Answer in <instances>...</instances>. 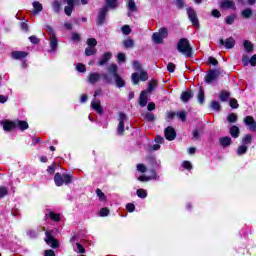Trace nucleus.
<instances>
[{
    "mask_svg": "<svg viewBox=\"0 0 256 256\" xmlns=\"http://www.w3.org/2000/svg\"><path fill=\"white\" fill-rule=\"evenodd\" d=\"M177 51L185 55V57H193V48L187 38H181L177 44Z\"/></svg>",
    "mask_w": 256,
    "mask_h": 256,
    "instance_id": "nucleus-1",
    "label": "nucleus"
},
{
    "mask_svg": "<svg viewBox=\"0 0 256 256\" xmlns=\"http://www.w3.org/2000/svg\"><path fill=\"white\" fill-rule=\"evenodd\" d=\"M107 71L108 73H112L115 84L119 89H121V87H125V80H123V78H121V76L119 75V66H117V64H110L107 67Z\"/></svg>",
    "mask_w": 256,
    "mask_h": 256,
    "instance_id": "nucleus-2",
    "label": "nucleus"
},
{
    "mask_svg": "<svg viewBox=\"0 0 256 256\" xmlns=\"http://www.w3.org/2000/svg\"><path fill=\"white\" fill-rule=\"evenodd\" d=\"M167 37H169V31L167 28L162 27L158 32L152 34V41H154L156 45H161L163 44V40L167 39Z\"/></svg>",
    "mask_w": 256,
    "mask_h": 256,
    "instance_id": "nucleus-3",
    "label": "nucleus"
},
{
    "mask_svg": "<svg viewBox=\"0 0 256 256\" xmlns=\"http://www.w3.org/2000/svg\"><path fill=\"white\" fill-rule=\"evenodd\" d=\"M107 13H109V8L107 6H104L99 9L98 16L96 19V25L98 27H101L107 23Z\"/></svg>",
    "mask_w": 256,
    "mask_h": 256,
    "instance_id": "nucleus-4",
    "label": "nucleus"
},
{
    "mask_svg": "<svg viewBox=\"0 0 256 256\" xmlns=\"http://www.w3.org/2000/svg\"><path fill=\"white\" fill-rule=\"evenodd\" d=\"M221 76V71L217 69L209 70L208 73L205 76L206 83H213V81H217L219 77Z\"/></svg>",
    "mask_w": 256,
    "mask_h": 256,
    "instance_id": "nucleus-5",
    "label": "nucleus"
},
{
    "mask_svg": "<svg viewBox=\"0 0 256 256\" xmlns=\"http://www.w3.org/2000/svg\"><path fill=\"white\" fill-rule=\"evenodd\" d=\"M188 18L190 19L194 27H199V18H197V12L191 7L186 9Z\"/></svg>",
    "mask_w": 256,
    "mask_h": 256,
    "instance_id": "nucleus-6",
    "label": "nucleus"
},
{
    "mask_svg": "<svg viewBox=\"0 0 256 256\" xmlns=\"http://www.w3.org/2000/svg\"><path fill=\"white\" fill-rule=\"evenodd\" d=\"M45 235V242L47 243V245H50L52 249H57V247H59V240L55 239L49 231H46Z\"/></svg>",
    "mask_w": 256,
    "mask_h": 256,
    "instance_id": "nucleus-7",
    "label": "nucleus"
},
{
    "mask_svg": "<svg viewBox=\"0 0 256 256\" xmlns=\"http://www.w3.org/2000/svg\"><path fill=\"white\" fill-rule=\"evenodd\" d=\"M125 121H127V115L123 112L119 114V124L117 127L118 135H123L125 132Z\"/></svg>",
    "mask_w": 256,
    "mask_h": 256,
    "instance_id": "nucleus-8",
    "label": "nucleus"
},
{
    "mask_svg": "<svg viewBox=\"0 0 256 256\" xmlns=\"http://www.w3.org/2000/svg\"><path fill=\"white\" fill-rule=\"evenodd\" d=\"M219 43L226 49H233V47H235V38L229 37L226 40H223L222 38H220Z\"/></svg>",
    "mask_w": 256,
    "mask_h": 256,
    "instance_id": "nucleus-9",
    "label": "nucleus"
},
{
    "mask_svg": "<svg viewBox=\"0 0 256 256\" xmlns=\"http://www.w3.org/2000/svg\"><path fill=\"white\" fill-rule=\"evenodd\" d=\"M220 9H237V6H235V2L233 0H222L219 2Z\"/></svg>",
    "mask_w": 256,
    "mask_h": 256,
    "instance_id": "nucleus-10",
    "label": "nucleus"
},
{
    "mask_svg": "<svg viewBox=\"0 0 256 256\" xmlns=\"http://www.w3.org/2000/svg\"><path fill=\"white\" fill-rule=\"evenodd\" d=\"M164 135L165 138L168 141H173L175 139V137H177V133L175 132V128L168 126L165 130H164Z\"/></svg>",
    "mask_w": 256,
    "mask_h": 256,
    "instance_id": "nucleus-11",
    "label": "nucleus"
},
{
    "mask_svg": "<svg viewBox=\"0 0 256 256\" xmlns=\"http://www.w3.org/2000/svg\"><path fill=\"white\" fill-rule=\"evenodd\" d=\"M126 7L129 10L128 17H131V13H137V11H139L135 0H127Z\"/></svg>",
    "mask_w": 256,
    "mask_h": 256,
    "instance_id": "nucleus-12",
    "label": "nucleus"
},
{
    "mask_svg": "<svg viewBox=\"0 0 256 256\" xmlns=\"http://www.w3.org/2000/svg\"><path fill=\"white\" fill-rule=\"evenodd\" d=\"M244 123L245 125H247L248 127H250V131L255 132L256 131V121L253 118V116H246L244 118Z\"/></svg>",
    "mask_w": 256,
    "mask_h": 256,
    "instance_id": "nucleus-13",
    "label": "nucleus"
},
{
    "mask_svg": "<svg viewBox=\"0 0 256 256\" xmlns=\"http://www.w3.org/2000/svg\"><path fill=\"white\" fill-rule=\"evenodd\" d=\"M113 54H111V52H105L102 57L100 58V60L98 61L97 65L99 67H103V65H106V63H109V61L111 60Z\"/></svg>",
    "mask_w": 256,
    "mask_h": 256,
    "instance_id": "nucleus-14",
    "label": "nucleus"
},
{
    "mask_svg": "<svg viewBox=\"0 0 256 256\" xmlns=\"http://www.w3.org/2000/svg\"><path fill=\"white\" fill-rule=\"evenodd\" d=\"M101 77L102 76L99 74V72H92L88 75V83L95 85V83H97Z\"/></svg>",
    "mask_w": 256,
    "mask_h": 256,
    "instance_id": "nucleus-15",
    "label": "nucleus"
},
{
    "mask_svg": "<svg viewBox=\"0 0 256 256\" xmlns=\"http://www.w3.org/2000/svg\"><path fill=\"white\" fill-rule=\"evenodd\" d=\"M147 93L148 92L145 91V90L140 93V97H139V105H140V107H147V103L149 101Z\"/></svg>",
    "mask_w": 256,
    "mask_h": 256,
    "instance_id": "nucleus-16",
    "label": "nucleus"
},
{
    "mask_svg": "<svg viewBox=\"0 0 256 256\" xmlns=\"http://www.w3.org/2000/svg\"><path fill=\"white\" fill-rule=\"evenodd\" d=\"M29 55L28 52L25 51H13L11 52L12 59L19 60V59H25Z\"/></svg>",
    "mask_w": 256,
    "mask_h": 256,
    "instance_id": "nucleus-17",
    "label": "nucleus"
},
{
    "mask_svg": "<svg viewBox=\"0 0 256 256\" xmlns=\"http://www.w3.org/2000/svg\"><path fill=\"white\" fill-rule=\"evenodd\" d=\"M101 77L103 79V82L106 83V85L113 84V79H115V77H113V73H111V72H108V74L103 73V74H101Z\"/></svg>",
    "mask_w": 256,
    "mask_h": 256,
    "instance_id": "nucleus-18",
    "label": "nucleus"
},
{
    "mask_svg": "<svg viewBox=\"0 0 256 256\" xmlns=\"http://www.w3.org/2000/svg\"><path fill=\"white\" fill-rule=\"evenodd\" d=\"M180 99L183 103H188L190 99H193V92H191V90L182 92Z\"/></svg>",
    "mask_w": 256,
    "mask_h": 256,
    "instance_id": "nucleus-19",
    "label": "nucleus"
},
{
    "mask_svg": "<svg viewBox=\"0 0 256 256\" xmlns=\"http://www.w3.org/2000/svg\"><path fill=\"white\" fill-rule=\"evenodd\" d=\"M91 107L92 109H94V111H96V113H98L99 115H103V107H101V102L93 100L91 102Z\"/></svg>",
    "mask_w": 256,
    "mask_h": 256,
    "instance_id": "nucleus-20",
    "label": "nucleus"
},
{
    "mask_svg": "<svg viewBox=\"0 0 256 256\" xmlns=\"http://www.w3.org/2000/svg\"><path fill=\"white\" fill-rule=\"evenodd\" d=\"M240 15L243 19H251L253 17V9L245 8L241 11Z\"/></svg>",
    "mask_w": 256,
    "mask_h": 256,
    "instance_id": "nucleus-21",
    "label": "nucleus"
},
{
    "mask_svg": "<svg viewBox=\"0 0 256 256\" xmlns=\"http://www.w3.org/2000/svg\"><path fill=\"white\" fill-rule=\"evenodd\" d=\"M219 143L222 147H229V145H231V143H233V140L231 139V137L226 136V137L220 138Z\"/></svg>",
    "mask_w": 256,
    "mask_h": 256,
    "instance_id": "nucleus-22",
    "label": "nucleus"
},
{
    "mask_svg": "<svg viewBox=\"0 0 256 256\" xmlns=\"http://www.w3.org/2000/svg\"><path fill=\"white\" fill-rule=\"evenodd\" d=\"M231 97V92L229 91H226V90H222L220 92V95H219V99L220 101H222L223 103L229 101V98Z\"/></svg>",
    "mask_w": 256,
    "mask_h": 256,
    "instance_id": "nucleus-23",
    "label": "nucleus"
},
{
    "mask_svg": "<svg viewBox=\"0 0 256 256\" xmlns=\"http://www.w3.org/2000/svg\"><path fill=\"white\" fill-rule=\"evenodd\" d=\"M34 11H32L33 15H39L41 11H43V5L40 2H33Z\"/></svg>",
    "mask_w": 256,
    "mask_h": 256,
    "instance_id": "nucleus-24",
    "label": "nucleus"
},
{
    "mask_svg": "<svg viewBox=\"0 0 256 256\" xmlns=\"http://www.w3.org/2000/svg\"><path fill=\"white\" fill-rule=\"evenodd\" d=\"M122 43L125 49H133L135 47V40L131 38L124 40Z\"/></svg>",
    "mask_w": 256,
    "mask_h": 256,
    "instance_id": "nucleus-25",
    "label": "nucleus"
},
{
    "mask_svg": "<svg viewBox=\"0 0 256 256\" xmlns=\"http://www.w3.org/2000/svg\"><path fill=\"white\" fill-rule=\"evenodd\" d=\"M229 133H230L231 137H233V139H237V137H239L241 131L239 130V127L232 126V127H230Z\"/></svg>",
    "mask_w": 256,
    "mask_h": 256,
    "instance_id": "nucleus-26",
    "label": "nucleus"
},
{
    "mask_svg": "<svg viewBox=\"0 0 256 256\" xmlns=\"http://www.w3.org/2000/svg\"><path fill=\"white\" fill-rule=\"evenodd\" d=\"M15 124L16 127H19L20 131H25V129H29V124L27 123V121L17 120Z\"/></svg>",
    "mask_w": 256,
    "mask_h": 256,
    "instance_id": "nucleus-27",
    "label": "nucleus"
},
{
    "mask_svg": "<svg viewBox=\"0 0 256 256\" xmlns=\"http://www.w3.org/2000/svg\"><path fill=\"white\" fill-rule=\"evenodd\" d=\"M198 102L200 103V105H203V103L205 102V90H203L202 86L199 87Z\"/></svg>",
    "mask_w": 256,
    "mask_h": 256,
    "instance_id": "nucleus-28",
    "label": "nucleus"
},
{
    "mask_svg": "<svg viewBox=\"0 0 256 256\" xmlns=\"http://www.w3.org/2000/svg\"><path fill=\"white\" fill-rule=\"evenodd\" d=\"M17 127V124L15 122H5L3 124L4 131H13Z\"/></svg>",
    "mask_w": 256,
    "mask_h": 256,
    "instance_id": "nucleus-29",
    "label": "nucleus"
},
{
    "mask_svg": "<svg viewBox=\"0 0 256 256\" xmlns=\"http://www.w3.org/2000/svg\"><path fill=\"white\" fill-rule=\"evenodd\" d=\"M54 181H55L57 187L63 186L64 179H63V176H61L60 173H56V174H55V176H54Z\"/></svg>",
    "mask_w": 256,
    "mask_h": 256,
    "instance_id": "nucleus-30",
    "label": "nucleus"
},
{
    "mask_svg": "<svg viewBox=\"0 0 256 256\" xmlns=\"http://www.w3.org/2000/svg\"><path fill=\"white\" fill-rule=\"evenodd\" d=\"M152 173H153V177H147L145 175H142L138 178V181H142V182H145V181H151V179H157V172L155 170H152Z\"/></svg>",
    "mask_w": 256,
    "mask_h": 256,
    "instance_id": "nucleus-31",
    "label": "nucleus"
},
{
    "mask_svg": "<svg viewBox=\"0 0 256 256\" xmlns=\"http://www.w3.org/2000/svg\"><path fill=\"white\" fill-rule=\"evenodd\" d=\"M157 85V80H151L148 82V89L144 91H147V93H152V91H155V87H157Z\"/></svg>",
    "mask_w": 256,
    "mask_h": 256,
    "instance_id": "nucleus-32",
    "label": "nucleus"
},
{
    "mask_svg": "<svg viewBox=\"0 0 256 256\" xmlns=\"http://www.w3.org/2000/svg\"><path fill=\"white\" fill-rule=\"evenodd\" d=\"M57 45H58L57 37L50 36V47L52 51H57Z\"/></svg>",
    "mask_w": 256,
    "mask_h": 256,
    "instance_id": "nucleus-33",
    "label": "nucleus"
},
{
    "mask_svg": "<svg viewBox=\"0 0 256 256\" xmlns=\"http://www.w3.org/2000/svg\"><path fill=\"white\" fill-rule=\"evenodd\" d=\"M142 117L144 119V121H155V115L151 112H146L142 114Z\"/></svg>",
    "mask_w": 256,
    "mask_h": 256,
    "instance_id": "nucleus-34",
    "label": "nucleus"
},
{
    "mask_svg": "<svg viewBox=\"0 0 256 256\" xmlns=\"http://www.w3.org/2000/svg\"><path fill=\"white\" fill-rule=\"evenodd\" d=\"M244 49L246 53H253V43H251V41L245 40Z\"/></svg>",
    "mask_w": 256,
    "mask_h": 256,
    "instance_id": "nucleus-35",
    "label": "nucleus"
},
{
    "mask_svg": "<svg viewBox=\"0 0 256 256\" xmlns=\"http://www.w3.org/2000/svg\"><path fill=\"white\" fill-rule=\"evenodd\" d=\"M97 54V48L95 47H87L85 49V55L86 57H91V55H96Z\"/></svg>",
    "mask_w": 256,
    "mask_h": 256,
    "instance_id": "nucleus-36",
    "label": "nucleus"
},
{
    "mask_svg": "<svg viewBox=\"0 0 256 256\" xmlns=\"http://www.w3.org/2000/svg\"><path fill=\"white\" fill-rule=\"evenodd\" d=\"M118 0H106V7L109 9H117L118 4H117Z\"/></svg>",
    "mask_w": 256,
    "mask_h": 256,
    "instance_id": "nucleus-37",
    "label": "nucleus"
},
{
    "mask_svg": "<svg viewBox=\"0 0 256 256\" xmlns=\"http://www.w3.org/2000/svg\"><path fill=\"white\" fill-rule=\"evenodd\" d=\"M136 195L140 198V199H145L147 197V190L145 189H138L136 191Z\"/></svg>",
    "mask_w": 256,
    "mask_h": 256,
    "instance_id": "nucleus-38",
    "label": "nucleus"
},
{
    "mask_svg": "<svg viewBox=\"0 0 256 256\" xmlns=\"http://www.w3.org/2000/svg\"><path fill=\"white\" fill-rule=\"evenodd\" d=\"M253 140V137L250 134H246L243 138H242V143L244 145H249L251 144V141Z\"/></svg>",
    "mask_w": 256,
    "mask_h": 256,
    "instance_id": "nucleus-39",
    "label": "nucleus"
},
{
    "mask_svg": "<svg viewBox=\"0 0 256 256\" xmlns=\"http://www.w3.org/2000/svg\"><path fill=\"white\" fill-rule=\"evenodd\" d=\"M96 195L99 197L100 201H107V196H105V193H103L101 189L96 190Z\"/></svg>",
    "mask_w": 256,
    "mask_h": 256,
    "instance_id": "nucleus-40",
    "label": "nucleus"
},
{
    "mask_svg": "<svg viewBox=\"0 0 256 256\" xmlns=\"http://www.w3.org/2000/svg\"><path fill=\"white\" fill-rule=\"evenodd\" d=\"M247 149L248 147L245 145L239 146L237 148V155H245V153H247Z\"/></svg>",
    "mask_w": 256,
    "mask_h": 256,
    "instance_id": "nucleus-41",
    "label": "nucleus"
},
{
    "mask_svg": "<svg viewBox=\"0 0 256 256\" xmlns=\"http://www.w3.org/2000/svg\"><path fill=\"white\" fill-rule=\"evenodd\" d=\"M210 107L214 109V111H221V104L218 101H212Z\"/></svg>",
    "mask_w": 256,
    "mask_h": 256,
    "instance_id": "nucleus-42",
    "label": "nucleus"
},
{
    "mask_svg": "<svg viewBox=\"0 0 256 256\" xmlns=\"http://www.w3.org/2000/svg\"><path fill=\"white\" fill-rule=\"evenodd\" d=\"M75 7V5H68L64 8V13L65 15H67L68 17H71V13H73V8Z\"/></svg>",
    "mask_w": 256,
    "mask_h": 256,
    "instance_id": "nucleus-43",
    "label": "nucleus"
},
{
    "mask_svg": "<svg viewBox=\"0 0 256 256\" xmlns=\"http://www.w3.org/2000/svg\"><path fill=\"white\" fill-rule=\"evenodd\" d=\"M76 70L79 72V73H85V71H87V67H85V64L83 63H78L76 65Z\"/></svg>",
    "mask_w": 256,
    "mask_h": 256,
    "instance_id": "nucleus-44",
    "label": "nucleus"
},
{
    "mask_svg": "<svg viewBox=\"0 0 256 256\" xmlns=\"http://www.w3.org/2000/svg\"><path fill=\"white\" fill-rule=\"evenodd\" d=\"M121 31H122L123 35H130V33H131V26L124 25V26L121 27Z\"/></svg>",
    "mask_w": 256,
    "mask_h": 256,
    "instance_id": "nucleus-45",
    "label": "nucleus"
},
{
    "mask_svg": "<svg viewBox=\"0 0 256 256\" xmlns=\"http://www.w3.org/2000/svg\"><path fill=\"white\" fill-rule=\"evenodd\" d=\"M87 45H88V47H97V39H95V38H89L88 40H87Z\"/></svg>",
    "mask_w": 256,
    "mask_h": 256,
    "instance_id": "nucleus-46",
    "label": "nucleus"
},
{
    "mask_svg": "<svg viewBox=\"0 0 256 256\" xmlns=\"http://www.w3.org/2000/svg\"><path fill=\"white\" fill-rule=\"evenodd\" d=\"M52 6L55 13H59L61 11V3L59 1L53 2Z\"/></svg>",
    "mask_w": 256,
    "mask_h": 256,
    "instance_id": "nucleus-47",
    "label": "nucleus"
},
{
    "mask_svg": "<svg viewBox=\"0 0 256 256\" xmlns=\"http://www.w3.org/2000/svg\"><path fill=\"white\" fill-rule=\"evenodd\" d=\"M63 179H64V183L66 185H69V183H71L73 181V176H71L69 174H63Z\"/></svg>",
    "mask_w": 256,
    "mask_h": 256,
    "instance_id": "nucleus-48",
    "label": "nucleus"
},
{
    "mask_svg": "<svg viewBox=\"0 0 256 256\" xmlns=\"http://www.w3.org/2000/svg\"><path fill=\"white\" fill-rule=\"evenodd\" d=\"M230 107L232 109H239V103L237 102V99L235 98L230 99Z\"/></svg>",
    "mask_w": 256,
    "mask_h": 256,
    "instance_id": "nucleus-49",
    "label": "nucleus"
},
{
    "mask_svg": "<svg viewBox=\"0 0 256 256\" xmlns=\"http://www.w3.org/2000/svg\"><path fill=\"white\" fill-rule=\"evenodd\" d=\"M132 82L134 83V85H139V79L140 76L138 73H133L131 76Z\"/></svg>",
    "mask_w": 256,
    "mask_h": 256,
    "instance_id": "nucleus-50",
    "label": "nucleus"
},
{
    "mask_svg": "<svg viewBox=\"0 0 256 256\" xmlns=\"http://www.w3.org/2000/svg\"><path fill=\"white\" fill-rule=\"evenodd\" d=\"M140 81H147V79H149V75L147 74L146 71L140 70Z\"/></svg>",
    "mask_w": 256,
    "mask_h": 256,
    "instance_id": "nucleus-51",
    "label": "nucleus"
},
{
    "mask_svg": "<svg viewBox=\"0 0 256 256\" xmlns=\"http://www.w3.org/2000/svg\"><path fill=\"white\" fill-rule=\"evenodd\" d=\"M229 123H235L237 121V114L232 113L227 117Z\"/></svg>",
    "mask_w": 256,
    "mask_h": 256,
    "instance_id": "nucleus-52",
    "label": "nucleus"
},
{
    "mask_svg": "<svg viewBox=\"0 0 256 256\" xmlns=\"http://www.w3.org/2000/svg\"><path fill=\"white\" fill-rule=\"evenodd\" d=\"M176 115H177V117H179V119H181V121H185V119H187L186 111H180Z\"/></svg>",
    "mask_w": 256,
    "mask_h": 256,
    "instance_id": "nucleus-53",
    "label": "nucleus"
},
{
    "mask_svg": "<svg viewBox=\"0 0 256 256\" xmlns=\"http://www.w3.org/2000/svg\"><path fill=\"white\" fill-rule=\"evenodd\" d=\"M29 41L30 43H32L33 45H37L39 44V38H37V36L32 35L29 37Z\"/></svg>",
    "mask_w": 256,
    "mask_h": 256,
    "instance_id": "nucleus-54",
    "label": "nucleus"
},
{
    "mask_svg": "<svg viewBox=\"0 0 256 256\" xmlns=\"http://www.w3.org/2000/svg\"><path fill=\"white\" fill-rule=\"evenodd\" d=\"M109 215V208L105 207L100 210V217H107Z\"/></svg>",
    "mask_w": 256,
    "mask_h": 256,
    "instance_id": "nucleus-55",
    "label": "nucleus"
},
{
    "mask_svg": "<svg viewBox=\"0 0 256 256\" xmlns=\"http://www.w3.org/2000/svg\"><path fill=\"white\" fill-rule=\"evenodd\" d=\"M234 22H235V16L231 15V16L226 17L227 25H233Z\"/></svg>",
    "mask_w": 256,
    "mask_h": 256,
    "instance_id": "nucleus-56",
    "label": "nucleus"
},
{
    "mask_svg": "<svg viewBox=\"0 0 256 256\" xmlns=\"http://www.w3.org/2000/svg\"><path fill=\"white\" fill-rule=\"evenodd\" d=\"M182 167H184V169H188L189 171H191V169H193V165H191V162H189V161H184L182 164Z\"/></svg>",
    "mask_w": 256,
    "mask_h": 256,
    "instance_id": "nucleus-57",
    "label": "nucleus"
},
{
    "mask_svg": "<svg viewBox=\"0 0 256 256\" xmlns=\"http://www.w3.org/2000/svg\"><path fill=\"white\" fill-rule=\"evenodd\" d=\"M7 193H8L7 188L0 186V199L5 197V195H7Z\"/></svg>",
    "mask_w": 256,
    "mask_h": 256,
    "instance_id": "nucleus-58",
    "label": "nucleus"
},
{
    "mask_svg": "<svg viewBox=\"0 0 256 256\" xmlns=\"http://www.w3.org/2000/svg\"><path fill=\"white\" fill-rule=\"evenodd\" d=\"M27 235H28V237H30V239H35V238L37 237V231H35V230H29V231L27 232Z\"/></svg>",
    "mask_w": 256,
    "mask_h": 256,
    "instance_id": "nucleus-59",
    "label": "nucleus"
},
{
    "mask_svg": "<svg viewBox=\"0 0 256 256\" xmlns=\"http://www.w3.org/2000/svg\"><path fill=\"white\" fill-rule=\"evenodd\" d=\"M50 219H52L53 221H60L61 216H59V214H55V213L51 212Z\"/></svg>",
    "mask_w": 256,
    "mask_h": 256,
    "instance_id": "nucleus-60",
    "label": "nucleus"
},
{
    "mask_svg": "<svg viewBox=\"0 0 256 256\" xmlns=\"http://www.w3.org/2000/svg\"><path fill=\"white\" fill-rule=\"evenodd\" d=\"M167 71H169V73H175V65L173 63H168L167 65Z\"/></svg>",
    "mask_w": 256,
    "mask_h": 256,
    "instance_id": "nucleus-61",
    "label": "nucleus"
},
{
    "mask_svg": "<svg viewBox=\"0 0 256 256\" xmlns=\"http://www.w3.org/2000/svg\"><path fill=\"white\" fill-rule=\"evenodd\" d=\"M118 61H119L120 63H125V61H126L125 53H119V54H118Z\"/></svg>",
    "mask_w": 256,
    "mask_h": 256,
    "instance_id": "nucleus-62",
    "label": "nucleus"
},
{
    "mask_svg": "<svg viewBox=\"0 0 256 256\" xmlns=\"http://www.w3.org/2000/svg\"><path fill=\"white\" fill-rule=\"evenodd\" d=\"M249 63H250V65H251L252 67H255V66H256V54H254V55L251 57Z\"/></svg>",
    "mask_w": 256,
    "mask_h": 256,
    "instance_id": "nucleus-63",
    "label": "nucleus"
},
{
    "mask_svg": "<svg viewBox=\"0 0 256 256\" xmlns=\"http://www.w3.org/2000/svg\"><path fill=\"white\" fill-rule=\"evenodd\" d=\"M44 255H45V256H55V251H53L52 249L46 250V251L44 252Z\"/></svg>",
    "mask_w": 256,
    "mask_h": 256,
    "instance_id": "nucleus-64",
    "label": "nucleus"
}]
</instances>
